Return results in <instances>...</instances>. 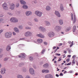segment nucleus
I'll use <instances>...</instances> for the list:
<instances>
[{
    "mask_svg": "<svg viewBox=\"0 0 78 78\" xmlns=\"http://www.w3.org/2000/svg\"><path fill=\"white\" fill-rule=\"evenodd\" d=\"M12 33L11 32H6L5 33V36L7 38H9L12 36Z\"/></svg>",
    "mask_w": 78,
    "mask_h": 78,
    "instance_id": "obj_1",
    "label": "nucleus"
},
{
    "mask_svg": "<svg viewBox=\"0 0 78 78\" xmlns=\"http://www.w3.org/2000/svg\"><path fill=\"white\" fill-rule=\"evenodd\" d=\"M35 13L37 16L39 17L41 16L42 14V13L39 11H35Z\"/></svg>",
    "mask_w": 78,
    "mask_h": 78,
    "instance_id": "obj_2",
    "label": "nucleus"
},
{
    "mask_svg": "<svg viewBox=\"0 0 78 78\" xmlns=\"http://www.w3.org/2000/svg\"><path fill=\"white\" fill-rule=\"evenodd\" d=\"M10 20L11 22H16L18 21V20L14 17L12 18Z\"/></svg>",
    "mask_w": 78,
    "mask_h": 78,
    "instance_id": "obj_3",
    "label": "nucleus"
},
{
    "mask_svg": "<svg viewBox=\"0 0 78 78\" xmlns=\"http://www.w3.org/2000/svg\"><path fill=\"white\" fill-rule=\"evenodd\" d=\"M48 36L49 37H52L55 36V34L52 32H50L48 33Z\"/></svg>",
    "mask_w": 78,
    "mask_h": 78,
    "instance_id": "obj_4",
    "label": "nucleus"
},
{
    "mask_svg": "<svg viewBox=\"0 0 78 78\" xmlns=\"http://www.w3.org/2000/svg\"><path fill=\"white\" fill-rule=\"evenodd\" d=\"M32 35V33L29 31L26 32L25 34V35L26 37H29Z\"/></svg>",
    "mask_w": 78,
    "mask_h": 78,
    "instance_id": "obj_5",
    "label": "nucleus"
},
{
    "mask_svg": "<svg viewBox=\"0 0 78 78\" xmlns=\"http://www.w3.org/2000/svg\"><path fill=\"white\" fill-rule=\"evenodd\" d=\"M2 6L4 9L5 10H6L8 9L7 4L5 2L3 4Z\"/></svg>",
    "mask_w": 78,
    "mask_h": 78,
    "instance_id": "obj_6",
    "label": "nucleus"
},
{
    "mask_svg": "<svg viewBox=\"0 0 78 78\" xmlns=\"http://www.w3.org/2000/svg\"><path fill=\"white\" fill-rule=\"evenodd\" d=\"M29 72H30V73L32 74H34V70L32 68H30L29 69Z\"/></svg>",
    "mask_w": 78,
    "mask_h": 78,
    "instance_id": "obj_7",
    "label": "nucleus"
},
{
    "mask_svg": "<svg viewBox=\"0 0 78 78\" xmlns=\"http://www.w3.org/2000/svg\"><path fill=\"white\" fill-rule=\"evenodd\" d=\"M61 28V27L59 26H56L55 28V29L57 30V31H58L60 30Z\"/></svg>",
    "mask_w": 78,
    "mask_h": 78,
    "instance_id": "obj_8",
    "label": "nucleus"
},
{
    "mask_svg": "<svg viewBox=\"0 0 78 78\" xmlns=\"http://www.w3.org/2000/svg\"><path fill=\"white\" fill-rule=\"evenodd\" d=\"M46 78H52V76L50 74H47L45 76Z\"/></svg>",
    "mask_w": 78,
    "mask_h": 78,
    "instance_id": "obj_9",
    "label": "nucleus"
},
{
    "mask_svg": "<svg viewBox=\"0 0 78 78\" xmlns=\"http://www.w3.org/2000/svg\"><path fill=\"white\" fill-rule=\"evenodd\" d=\"M26 14L27 16H29V15H31L32 12H31L30 11H27L26 12Z\"/></svg>",
    "mask_w": 78,
    "mask_h": 78,
    "instance_id": "obj_10",
    "label": "nucleus"
},
{
    "mask_svg": "<svg viewBox=\"0 0 78 78\" xmlns=\"http://www.w3.org/2000/svg\"><path fill=\"white\" fill-rule=\"evenodd\" d=\"M55 13L56 16L58 17H60L61 16L60 15V13H59L58 11H55Z\"/></svg>",
    "mask_w": 78,
    "mask_h": 78,
    "instance_id": "obj_11",
    "label": "nucleus"
},
{
    "mask_svg": "<svg viewBox=\"0 0 78 78\" xmlns=\"http://www.w3.org/2000/svg\"><path fill=\"white\" fill-rule=\"evenodd\" d=\"M14 8V5L13 4H12L10 5V9L11 10H13Z\"/></svg>",
    "mask_w": 78,
    "mask_h": 78,
    "instance_id": "obj_12",
    "label": "nucleus"
},
{
    "mask_svg": "<svg viewBox=\"0 0 78 78\" xmlns=\"http://www.w3.org/2000/svg\"><path fill=\"white\" fill-rule=\"evenodd\" d=\"M36 36L41 38H44V35H43L42 34H37Z\"/></svg>",
    "mask_w": 78,
    "mask_h": 78,
    "instance_id": "obj_13",
    "label": "nucleus"
},
{
    "mask_svg": "<svg viewBox=\"0 0 78 78\" xmlns=\"http://www.w3.org/2000/svg\"><path fill=\"white\" fill-rule=\"evenodd\" d=\"M5 68L2 69H1V73L2 74H4L5 73Z\"/></svg>",
    "mask_w": 78,
    "mask_h": 78,
    "instance_id": "obj_14",
    "label": "nucleus"
},
{
    "mask_svg": "<svg viewBox=\"0 0 78 78\" xmlns=\"http://www.w3.org/2000/svg\"><path fill=\"white\" fill-rule=\"evenodd\" d=\"M37 41L40 44H41L43 41L42 39H37Z\"/></svg>",
    "mask_w": 78,
    "mask_h": 78,
    "instance_id": "obj_15",
    "label": "nucleus"
},
{
    "mask_svg": "<svg viewBox=\"0 0 78 78\" xmlns=\"http://www.w3.org/2000/svg\"><path fill=\"white\" fill-rule=\"evenodd\" d=\"M42 73H48L49 72V71L48 70H43L42 71Z\"/></svg>",
    "mask_w": 78,
    "mask_h": 78,
    "instance_id": "obj_16",
    "label": "nucleus"
},
{
    "mask_svg": "<svg viewBox=\"0 0 78 78\" xmlns=\"http://www.w3.org/2000/svg\"><path fill=\"white\" fill-rule=\"evenodd\" d=\"M76 17L75 14H74V18L73 20V23H75V22H76Z\"/></svg>",
    "mask_w": 78,
    "mask_h": 78,
    "instance_id": "obj_17",
    "label": "nucleus"
},
{
    "mask_svg": "<svg viewBox=\"0 0 78 78\" xmlns=\"http://www.w3.org/2000/svg\"><path fill=\"white\" fill-rule=\"evenodd\" d=\"M39 29L42 31H44L45 30V29L43 27H40Z\"/></svg>",
    "mask_w": 78,
    "mask_h": 78,
    "instance_id": "obj_18",
    "label": "nucleus"
},
{
    "mask_svg": "<svg viewBox=\"0 0 78 78\" xmlns=\"http://www.w3.org/2000/svg\"><path fill=\"white\" fill-rule=\"evenodd\" d=\"M14 30L16 32L19 33V29L16 27H15L14 28Z\"/></svg>",
    "mask_w": 78,
    "mask_h": 78,
    "instance_id": "obj_19",
    "label": "nucleus"
},
{
    "mask_svg": "<svg viewBox=\"0 0 78 78\" xmlns=\"http://www.w3.org/2000/svg\"><path fill=\"white\" fill-rule=\"evenodd\" d=\"M60 10L61 11H63L64 10V8H63L62 5V4L61 5V6L60 7Z\"/></svg>",
    "mask_w": 78,
    "mask_h": 78,
    "instance_id": "obj_20",
    "label": "nucleus"
},
{
    "mask_svg": "<svg viewBox=\"0 0 78 78\" xmlns=\"http://www.w3.org/2000/svg\"><path fill=\"white\" fill-rule=\"evenodd\" d=\"M20 3L21 4H26V3L25 2H24V1L23 0H21L20 1Z\"/></svg>",
    "mask_w": 78,
    "mask_h": 78,
    "instance_id": "obj_21",
    "label": "nucleus"
},
{
    "mask_svg": "<svg viewBox=\"0 0 78 78\" xmlns=\"http://www.w3.org/2000/svg\"><path fill=\"white\" fill-rule=\"evenodd\" d=\"M46 9L47 10H48V11L49 10L51 9V8L49 6H48L46 7Z\"/></svg>",
    "mask_w": 78,
    "mask_h": 78,
    "instance_id": "obj_22",
    "label": "nucleus"
},
{
    "mask_svg": "<svg viewBox=\"0 0 78 78\" xmlns=\"http://www.w3.org/2000/svg\"><path fill=\"white\" fill-rule=\"evenodd\" d=\"M23 9H27L28 8V7L26 5H24L23 6Z\"/></svg>",
    "mask_w": 78,
    "mask_h": 78,
    "instance_id": "obj_23",
    "label": "nucleus"
},
{
    "mask_svg": "<svg viewBox=\"0 0 78 78\" xmlns=\"http://www.w3.org/2000/svg\"><path fill=\"white\" fill-rule=\"evenodd\" d=\"M48 66H49V65H48V64L46 63L43 65V67H47Z\"/></svg>",
    "mask_w": 78,
    "mask_h": 78,
    "instance_id": "obj_24",
    "label": "nucleus"
},
{
    "mask_svg": "<svg viewBox=\"0 0 78 78\" xmlns=\"http://www.w3.org/2000/svg\"><path fill=\"white\" fill-rule=\"evenodd\" d=\"M76 26H74L73 27V32H75V30H76Z\"/></svg>",
    "mask_w": 78,
    "mask_h": 78,
    "instance_id": "obj_25",
    "label": "nucleus"
},
{
    "mask_svg": "<svg viewBox=\"0 0 78 78\" xmlns=\"http://www.w3.org/2000/svg\"><path fill=\"white\" fill-rule=\"evenodd\" d=\"M45 24L46 25L48 26L49 25H50V23L46 21H45Z\"/></svg>",
    "mask_w": 78,
    "mask_h": 78,
    "instance_id": "obj_26",
    "label": "nucleus"
},
{
    "mask_svg": "<svg viewBox=\"0 0 78 78\" xmlns=\"http://www.w3.org/2000/svg\"><path fill=\"white\" fill-rule=\"evenodd\" d=\"M72 63L73 64H72V66L73 65V64H75V59L74 58H73V60H72Z\"/></svg>",
    "mask_w": 78,
    "mask_h": 78,
    "instance_id": "obj_27",
    "label": "nucleus"
},
{
    "mask_svg": "<svg viewBox=\"0 0 78 78\" xmlns=\"http://www.w3.org/2000/svg\"><path fill=\"white\" fill-rule=\"evenodd\" d=\"M59 23L60 25H62V24H63V21L62 20H60L59 21Z\"/></svg>",
    "mask_w": 78,
    "mask_h": 78,
    "instance_id": "obj_28",
    "label": "nucleus"
},
{
    "mask_svg": "<svg viewBox=\"0 0 78 78\" xmlns=\"http://www.w3.org/2000/svg\"><path fill=\"white\" fill-rule=\"evenodd\" d=\"M21 55H22V57L23 58H24L25 57V54L23 53H22Z\"/></svg>",
    "mask_w": 78,
    "mask_h": 78,
    "instance_id": "obj_29",
    "label": "nucleus"
},
{
    "mask_svg": "<svg viewBox=\"0 0 78 78\" xmlns=\"http://www.w3.org/2000/svg\"><path fill=\"white\" fill-rule=\"evenodd\" d=\"M17 78H23V76L21 75H18L17 76Z\"/></svg>",
    "mask_w": 78,
    "mask_h": 78,
    "instance_id": "obj_30",
    "label": "nucleus"
},
{
    "mask_svg": "<svg viewBox=\"0 0 78 78\" xmlns=\"http://www.w3.org/2000/svg\"><path fill=\"white\" fill-rule=\"evenodd\" d=\"M11 49V47L9 46H8L6 48V50L9 51Z\"/></svg>",
    "mask_w": 78,
    "mask_h": 78,
    "instance_id": "obj_31",
    "label": "nucleus"
},
{
    "mask_svg": "<svg viewBox=\"0 0 78 78\" xmlns=\"http://www.w3.org/2000/svg\"><path fill=\"white\" fill-rule=\"evenodd\" d=\"M71 18H72V21H73V13H71Z\"/></svg>",
    "mask_w": 78,
    "mask_h": 78,
    "instance_id": "obj_32",
    "label": "nucleus"
},
{
    "mask_svg": "<svg viewBox=\"0 0 78 78\" xmlns=\"http://www.w3.org/2000/svg\"><path fill=\"white\" fill-rule=\"evenodd\" d=\"M73 41H72L71 44V45H70V47H72V46L73 45Z\"/></svg>",
    "mask_w": 78,
    "mask_h": 78,
    "instance_id": "obj_33",
    "label": "nucleus"
},
{
    "mask_svg": "<svg viewBox=\"0 0 78 78\" xmlns=\"http://www.w3.org/2000/svg\"><path fill=\"white\" fill-rule=\"evenodd\" d=\"M18 28L20 29H21L23 28V27L22 26H18Z\"/></svg>",
    "mask_w": 78,
    "mask_h": 78,
    "instance_id": "obj_34",
    "label": "nucleus"
},
{
    "mask_svg": "<svg viewBox=\"0 0 78 78\" xmlns=\"http://www.w3.org/2000/svg\"><path fill=\"white\" fill-rule=\"evenodd\" d=\"M45 49L41 51V54H44V53L45 52Z\"/></svg>",
    "mask_w": 78,
    "mask_h": 78,
    "instance_id": "obj_35",
    "label": "nucleus"
},
{
    "mask_svg": "<svg viewBox=\"0 0 78 78\" xmlns=\"http://www.w3.org/2000/svg\"><path fill=\"white\" fill-rule=\"evenodd\" d=\"M29 59H30V61H32L33 60V59L32 57H30L29 58Z\"/></svg>",
    "mask_w": 78,
    "mask_h": 78,
    "instance_id": "obj_36",
    "label": "nucleus"
},
{
    "mask_svg": "<svg viewBox=\"0 0 78 78\" xmlns=\"http://www.w3.org/2000/svg\"><path fill=\"white\" fill-rule=\"evenodd\" d=\"M19 6V3H17L16 5V7L18 8Z\"/></svg>",
    "mask_w": 78,
    "mask_h": 78,
    "instance_id": "obj_37",
    "label": "nucleus"
},
{
    "mask_svg": "<svg viewBox=\"0 0 78 78\" xmlns=\"http://www.w3.org/2000/svg\"><path fill=\"white\" fill-rule=\"evenodd\" d=\"M3 21V20L2 19H0V23H2Z\"/></svg>",
    "mask_w": 78,
    "mask_h": 78,
    "instance_id": "obj_38",
    "label": "nucleus"
},
{
    "mask_svg": "<svg viewBox=\"0 0 78 78\" xmlns=\"http://www.w3.org/2000/svg\"><path fill=\"white\" fill-rule=\"evenodd\" d=\"M71 63H72V62H70L69 63L67 64V65H68V66L70 65L71 64Z\"/></svg>",
    "mask_w": 78,
    "mask_h": 78,
    "instance_id": "obj_39",
    "label": "nucleus"
},
{
    "mask_svg": "<svg viewBox=\"0 0 78 78\" xmlns=\"http://www.w3.org/2000/svg\"><path fill=\"white\" fill-rule=\"evenodd\" d=\"M34 20H35V21L36 22H37L38 21V20L37 19H34Z\"/></svg>",
    "mask_w": 78,
    "mask_h": 78,
    "instance_id": "obj_40",
    "label": "nucleus"
},
{
    "mask_svg": "<svg viewBox=\"0 0 78 78\" xmlns=\"http://www.w3.org/2000/svg\"><path fill=\"white\" fill-rule=\"evenodd\" d=\"M34 3L36 4L37 3V2L36 0H35V1H34Z\"/></svg>",
    "mask_w": 78,
    "mask_h": 78,
    "instance_id": "obj_41",
    "label": "nucleus"
},
{
    "mask_svg": "<svg viewBox=\"0 0 78 78\" xmlns=\"http://www.w3.org/2000/svg\"><path fill=\"white\" fill-rule=\"evenodd\" d=\"M8 59L7 58H5V59H4V61H7V60Z\"/></svg>",
    "mask_w": 78,
    "mask_h": 78,
    "instance_id": "obj_42",
    "label": "nucleus"
},
{
    "mask_svg": "<svg viewBox=\"0 0 78 78\" xmlns=\"http://www.w3.org/2000/svg\"><path fill=\"white\" fill-rule=\"evenodd\" d=\"M44 44L45 45H47L48 44V43L46 42H44Z\"/></svg>",
    "mask_w": 78,
    "mask_h": 78,
    "instance_id": "obj_43",
    "label": "nucleus"
},
{
    "mask_svg": "<svg viewBox=\"0 0 78 78\" xmlns=\"http://www.w3.org/2000/svg\"><path fill=\"white\" fill-rule=\"evenodd\" d=\"M66 61L67 62H69V61H70V59L69 58L67 59L66 60Z\"/></svg>",
    "mask_w": 78,
    "mask_h": 78,
    "instance_id": "obj_44",
    "label": "nucleus"
},
{
    "mask_svg": "<svg viewBox=\"0 0 78 78\" xmlns=\"http://www.w3.org/2000/svg\"><path fill=\"white\" fill-rule=\"evenodd\" d=\"M70 30V29H69V28H67L66 29V31H69V30Z\"/></svg>",
    "mask_w": 78,
    "mask_h": 78,
    "instance_id": "obj_45",
    "label": "nucleus"
},
{
    "mask_svg": "<svg viewBox=\"0 0 78 78\" xmlns=\"http://www.w3.org/2000/svg\"><path fill=\"white\" fill-rule=\"evenodd\" d=\"M59 76H63V75L62 73H60V75H59Z\"/></svg>",
    "mask_w": 78,
    "mask_h": 78,
    "instance_id": "obj_46",
    "label": "nucleus"
},
{
    "mask_svg": "<svg viewBox=\"0 0 78 78\" xmlns=\"http://www.w3.org/2000/svg\"><path fill=\"white\" fill-rule=\"evenodd\" d=\"M69 72L70 73H73V71L70 70Z\"/></svg>",
    "mask_w": 78,
    "mask_h": 78,
    "instance_id": "obj_47",
    "label": "nucleus"
},
{
    "mask_svg": "<svg viewBox=\"0 0 78 78\" xmlns=\"http://www.w3.org/2000/svg\"><path fill=\"white\" fill-rule=\"evenodd\" d=\"M12 34H13V35H15L16 34V33H15V32H13Z\"/></svg>",
    "mask_w": 78,
    "mask_h": 78,
    "instance_id": "obj_48",
    "label": "nucleus"
},
{
    "mask_svg": "<svg viewBox=\"0 0 78 78\" xmlns=\"http://www.w3.org/2000/svg\"><path fill=\"white\" fill-rule=\"evenodd\" d=\"M3 31V30H0V34L1 33H2Z\"/></svg>",
    "mask_w": 78,
    "mask_h": 78,
    "instance_id": "obj_49",
    "label": "nucleus"
},
{
    "mask_svg": "<svg viewBox=\"0 0 78 78\" xmlns=\"http://www.w3.org/2000/svg\"><path fill=\"white\" fill-rule=\"evenodd\" d=\"M62 43H60L59 44H58V46H60L62 45Z\"/></svg>",
    "mask_w": 78,
    "mask_h": 78,
    "instance_id": "obj_50",
    "label": "nucleus"
},
{
    "mask_svg": "<svg viewBox=\"0 0 78 78\" xmlns=\"http://www.w3.org/2000/svg\"><path fill=\"white\" fill-rule=\"evenodd\" d=\"M62 59H61V58H60L58 60V61H60Z\"/></svg>",
    "mask_w": 78,
    "mask_h": 78,
    "instance_id": "obj_51",
    "label": "nucleus"
},
{
    "mask_svg": "<svg viewBox=\"0 0 78 78\" xmlns=\"http://www.w3.org/2000/svg\"><path fill=\"white\" fill-rule=\"evenodd\" d=\"M56 55H57L58 56H60L61 55V54H56Z\"/></svg>",
    "mask_w": 78,
    "mask_h": 78,
    "instance_id": "obj_52",
    "label": "nucleus"
},
{
    "mask_svg": "<svg viewBox=\"0 0 78 78\" xmlns=\"http://www.w3.org/2000/svg\"><path fill=\"white\" fill-rule=\"evenodd\" d=\"M56 48V47H54L53 48V49H55Z\"/></svg>",
    "mask_w": 78,
    "mask_h": 78,
    "instance_id": "obj_53",
    "label": "nucleus"
},
{
    "mask_svg": "<svg viewBox=\"0 0 78 78\" xmlns=\"http://www.w3.org/2000/svg\"><path fill=\"white\" fill-rule=\"evenodd\" d=\"M56 76H57V77H58L59 76V75L57 74H56Z\"/></svg>",
    "mask_w": 78,
    "mask_h": 78,
    "instance_id": "obj_54",
    "label": "nucleus"
},
{
    "mask_svg": "<svg viewBox=\"0 0 78 78\" xmlns=\"http://www.w3.org/2000/svg\"><path fill=\"white\" fill-rule=\"evenodd\" d=\"M58 50L57 49H56L55 51H54V52H55L57 51Z\"/></svg>",
    "mask_w": 78,
    "mask_h": 78,
    "instance_id": "obj_55",
    "label": "nucleus"
},
{
    "mask_svg": "<svg viewBox=\"0 0 78 78\" xmlns=\"http://www.w3.org/2000/svg\"><path fill=\"white\" fill-rule=\"evenodd\" d=\"M26 78H30L29 76H27Z\"/></svg>",
    "mask_w": 78,
    "mask_h": 78,
    "instance_id": "obj_56",
    "label": "nucleus"
},
{
    "mask_svg": "<svg viewBox=\"0 0 78 78\" xmlns=\"http://www.w3.org/2000/svg\"><path fill=\"white\" fill-rule=\"evenodd\" d=\"M2 50L1 49H0V53H1V52H2Z\"/></svg>",
    "mask_w": 78,
    "mask_h": 78,
    "instance_id": "obj_57",
    "label": "nucleus"
},
{
    "mask_svg": "<svg viewBox=\"0 0 78 78\" xmlns=\"http://www.w3.org/2000/svg\"><path fill=\"white\" fill-rule=\"evenodd\" d=\"M75 57H76V56H75V55H73V56L72 58H75Z\"/></svg>",
    "mask_w": 78,
    "mask_h": 78,
    "instance_id": "obj_58",
    "label": "nucleus"
},
{
    "mask_svg": "<svg viewBox=\"0 0 78 78\" xmlns=\"http://www.w3.org/2000/svg\"><path fill=\"white\" fill-rule=\"evenodd\" d=\"M67 57L69 58H70V57H71V55H68L67 56Z\"/></svg>",
    "mask_w": 78,
    "mask_h": 78,
    "instance_id": "obj_59",
    "label": "nucleus"
},
{
    "mask_svg": "<svg viewBox=\"0 0 78 78\" xmlns=\"http://www.w3.org/2000/svg\"><path fill=\"white\" fill-rule=\"evenodd\" d=\"M28 24H29V25H30L31 24V23L30 22H28Z\"/></svg>",
    "mask_w": 78,
    "mask_h": 78,
    "instance_id": "obj_60",
    "label": "nucleus"
},
{
    "mask_svg": "<svg viewBox=\"0 0 78 78\" xmlns=\"http://www.w3.org/2000/svg\"><path fill=\"white\" fill-rule=\"evenodd\" d=\"M64 53L66 54L67 53V51H64Z\"/></svg>",
    "mask_w": 78,
    "mask_h": 78,
    "instance_id": "obj_61",
    "label": "nucleus"
},
{
    "mask_svg": "<svg viewBox=\"0 0 78 78\" xmlns=\"http://www.w3.org/2000/svg\"><path fill=\"white\" fill-rule=\"evenodd\" d=\"M54 63H57V61H55L54 62Z\"/></svg>",
    "mask_w": 78,
    "mask_h": 78,
    "instance_id": "obj_62",
    "label": "nucleus"
},
{
    "mask_svg": "<svg viewBox=\"0 0 78 78\" xmlns=\"http://www.w3.org/2000/svg\"><path fill=\"white\" fill-rule=\"evenodd\" d=\"M67 68V67H64L63 69H66Z\"/></svg>",
    "mask_w": 78,
    "mask_h": 78,
    "instance_id": "obj_63",
    "label": "nucleus"
},
{
    "mask_svg": "<svg viewBox=\"0 0 78 78\" xmlns=\"http://www.w3.org/2000/svg\"><path fill=\"white\" fill-rule=\"evenodd\" d=\"M76 65L77 66H78V62H77V63H76Z\"/></svg>",
    "mask_w": 78,
    "mask_h": 78,
    "instance_id": "obj_64",
    "label": "nucleus"
}]
</instances>
